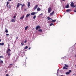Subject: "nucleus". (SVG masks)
Listing matches in <instances>:
<instances>
[{
    "mask_svg": "<svg viewBox=\"0 0 76 76\" xmlns=\"http://www.w3.org/2000/svg\"><path fill=\"white\" fill-rule=\"evenodd\" d=\"M9 51H11V50L10 48H8L6 52L8 54V56H10L11 55V54L10 53H9Z\"/></svg>",
    "mask_w": 76,
    "mask_h": 76,
    "instance_id": "obj_1",
    "label": "nucleus"
},
{
    "mask_svg": "<svg viewBox=\"0 0 76 76\" xmlns=\"http://www.w3.org/2000/svg\"><path fill=\"white\" fill-rule=\"evenodd\" d=\"M9 4V2H7L6 6L7 8H8V9L9 8L10 9L11 8V6L10 5H9V6H8Z\"/></svg>",
    "mask_w": 76,
    "mask_h": 76,
    "instance_id": "obj_2",
    "label": "nucleus"
},
{
    "mask_svg": "<svg viewBox=\"0 0 76 76\" xmlns=\"http://www.w3.org/2000/svg\"><path fill=\"white\" fill-rule=\"evenodd\" d=\"M51 10H51V7H49L48 8V12L50 13L51 12Z\"/></svg>",
    "mask_w": 76,
    "mask_h": 76,
    "instance_id": "obj_3",
    "label": "nucleus"
},
{
    "mask_svg": "<svg viewBox=\"0 0 76 76\" xmlns=\"http://www.w3.org/2000/svg\"><path fill=\"white\" fill-rule=\"evenodd\" d=\"M40 28H41V26H37L36 28V30H38V29H40Z\"/></svg>",
    "mask_w": 76,
    "mask_h": 76,
    "instance_id": "obj_4",
    "label": "nucleus"
},
{
    "mask_svg": "<svg viewBox=\"0 0 76 76\" xmlns=\"http://www.w3.org/2000/svg\"><path fill=\"white\" fill-rule=\"evenodd\" d=\"M74 5H75V4H74L73 2H72L70 4V6H71V7H73Z\"/></svg>",
    "mask_w": 76,
    "mask_h": 76,
    "instance_id": "obj_5",
    "label": "nucleus"
},
{
    "mask_svg": "<svg viewBox=\"0 0 76 76\" xmlns=\"http://www.w3.org/2000/svg\"><path fill=\"white\" fill-rule=\"evenodd\" d=\"M36 6L34 7V10H36V9H37V7H38V5H36Z\"/></svg>",
    "mask_w": 76,
    "mask_h": 76,
    "instance_id": "obj_6",
    "label": "nucleus"
},
{
    "mask_svg": "<svg viewBox=\"0 0 76 76\" xmlns=\"http://www.w3.org/2000/svg\"><path fill=\"white\" fill-rule=\"evenodd\" d=\"M35 14H36V12H31V15H35Z\"/></svg>",
    "mask_w": 76,
    "mask_h": 76,
    "instance_id": "obj_7",
    "label": "nucleus"
},
{
    "mask_svg": "<svg viewBox=\"0 0 76 76\" xmlns=\"http://www.w3.org/2000/svg\"><path fill=\"white\" fill-rule=\"evenodd\" d=\"M30 4H31V3H30V2H28L27 5L28 7H29V6H30Z\"/></svg>",
    "mask_w": 76,
    "mask_h": 76,
    "instance_id": "obj_8",
    "label": "nucleus"
},
{
    "mask_svg": "<svg viewBox=\"0 0 76 76\" xmlns=\"http://www.w3.org/2000/svg\"><path fill=\"white\" fill-rule=\"evenodd\" d=\"M54 13V11H53L50 14V16H51V15H53Z\"/></svg>",
    "mask_w": 76,
    "mask_h": 76,
    "instance_id": "obj_9",
    "label": "nucleus"
},
{
    "mask_svg": "<svg viewBox=\"0 0 76 76\" xmlns=\"http://www.w3.org/2000/svg\"><path fill=\"white\" fill-rule=\"evenodd\" d=\"M16 21V20H15V19H12L11 20V22H15Z\"/></svg>",
    "mask_w": 76,
    "mask_h": 76,
    "instance_id": "obj_10",
    "label": "nucleus"
},
{
    "mask_svg": "<svg viewBox=\"0 0 76 76\" xmlns=\"http://www.w3.org/2000/svg\"><path fill=\"white\" fill-rule=\"evenodd\" d=\"M47 19H48V20H50V19L51 20H53V19L51 18H50L49 17H47Z\"/></svg>",
    "mask_w": 76,
    "mask_h": 76,
    "instance_id": "obj_11",
    "label": "nucleus"
},
{
    "mask_svg": "<svg viewBox=\"0 0 76 76\" xmlns=\"http://www.w3.org/2000/svg\"><path fill=\"white\" fill-rule=\"evenodd\" d=\"M56 20H52L51 22H52V23H54V22H56Z\"/></svg>",
    "mask_w": 76,
    "mask_h": 76,
    "instance_id": "obj_12",
    "label": "nucleus"
},
{
    "mask_svg": "<svg viewBox=\"0 0 76 76\" xmlns=\"http://www.w3.org/2000/svg\"><path fill=\"white\" fill-rule=\"evenodd\" d=\"M70 11H72V10L70 9L66 10V11L67 12H70Z\"/></svg>",
    "mask_w": 76,
    "mask_h": 76,
    "instance_id": "obj_13",
    "label": "nucleus"
},
{
    "mask_svg": "<svg viewBox=\"0 0 76 76\" xmlns=\"http://www.w3.org/2000/svg\"><path fill=\"white\" fill-rule=\"evenodd\" d=\"M19 6H20V3H18L17 4V8H19Z\"/></svg>",
    "mask_w": 76,
    "mask_h": 76,
    "instance_id": "obj_14",
    "label": "nucleus"
},
{
    "mask_svg": "<svg viewBox=\"0 0 76 76\" xmlns=\"http://www.w3.org/2000/svg\"><path fill=\"white\" fill-rule=\"evenodd\" d=\"M11 65H13V64H10V65H9L8 66V67L9 69H10V68H11V67H12V66H11Z\"/></svg>",
    "mask_w": 76,
    "mask_h": 76,
    "instance_id": "obj_15",
    "label": "nucleus"
},
{
    "mask_svg": "<svg viewBox=\"0 0 76 76\" xmlns=\"http://www.w3.org/2000/svg\"><path fill=\"white\" fill-rule=\"evenodd\" d=\"M66 8H69V4H68L67 5L65 6Z\"/></svg>",
    "mask_w": 76,
    "mask_h": 76,
    "instance_id": "obj_16",
    "label": "nucleus"
},
{
    "mask_svg": "<svg viewBox=\"0 0 76 76\" xmlns=\"http://www.w3.org/2000/svg\"><path fill=\"white\" fill-rule=\"evenodd\" d=\"M30 14L29 13L27 14L26 16V18H28V17H29V16H30Z\"/></svg>",
    "mask_w": 76,
    "mask_h": 76,
    "instance_id": "obj_17",
    "label": "nucleus"
},
{
    "mask_svg": "<svg viewBox=\"0 0 76 76\" xmlns=\"http://www.w3.org/2000/svg\"><path fill=\"white\" fill-rule=\"evenodd\" d=\"M24 16H24V15H23L22 17H21L20 18V20L23 19V18H24Z\"/></svg>",
    "mask_w": 76,
    "mask_h": 76,
    "instance_id": "obj_18",
    "label": "nucleus"
},
{
    "mask_svg": "<svg viewBox=\"0 0 76 76\" xmlns=\"http://www.w3.org/2000/svg\"><path fill=\"white\" fill-rule=\"evenodd\" d=\"M37 11H40V10H41V8L39 7H38L37 9Z\"/></svg>",
    "mask_w": 76,
    "mask_h": 76,
    "instance_id": "obj_19",
    "label": "nucleus"
},
{
    "mask_svg": "<svg viewBox=\"0 0 76 76\" xmlns=\"http://www.w3.org/2000/svg\"><path fill=\"white\" fill-rule=\"evenodd\" d=\"M64 65L66 68H68V67H69V66H68V65L66 64H65Z\"/></svg>",
    "mask_w": 76,
    "mask_h": 76,
    "instance_id": "obj_20",
    "label": "nucleus"
},
{
    "mask_svg": "<svg viewBox=\"0 0 76 76\" xmlns=\"http://www.w3.org/2000/svg\"><path fill=\"white\" fill-rule=\"evenodd\" d=\"M28 26H26V27L25 28V30H26L27 29H28Z\"/></svg>",
    "mask_w": 76,
    "mask_h": 76,
    "instance_id": "obj_21",
    "label": "nucleus"
},
{
    "mask_svg": "<svg viewBox=\"0 0 76 76\" xmlns=\"http://www.w3.org/2000/svg\"><path fill=\"white\" fill-rule=\"evenodd\" d=\"M0 45H4V43H0Z\"/></svg>",
    "mask_w": 76,
    "mask_h": 76,
    "instance_id": "obj_22",
    "label": "nucleus"
},
{
    "mask_svg": "<svg viewBox=\"0 0 76 76\" xmlns=\"http://www.w3.org/2000/svg\"><path fill=\"white\" fill-rule=\"evenodd\" d=\"M63 69H64L65 70L66 69H67V68L65 66H64Z\"/></svg>",
    "mask_w": 76,
    "mask_h": 76,
    "instance_id": "obj_23",
    "label": "nucleus"
},
{
    "mask_svg": "<svg viewBox=\"0 0 76 76\" xmlns=\"http://www.w3.org/2000/svg\"><path fill=\"white\" fill-rule=\"evenodd\" d=\"M28 48V46H26V47H25L24 48V49H25V50L27 48Z\"/></svg>",
    "mask_w": 76,
    "mask_h": 76,
    "instance_id": "obj_24",
    "label": "nucleus"
},
{
    "mask_svg": "<svg viewBox=\"0 0 76 76\" xmlns=\"http://www.w3.org/2000/svg\"><path fill=\"white\" fill-rule=\"evenodd\" d=\"M38 31L39 32H42V30L41 29H39Z\"/></svg>",
    "mask_w": 76,
    "mask_h": 76,
    "instance_id": "obj_25",
    "label": "nucleus"
},
{
    "mask_svg": "<svg viewBox=\"0 0 76 76\" xmlns=\"http://www.w3.org/2000/svg\"><path fill=\"white\" fill-rule=\"evenodd\" d=\"M70 72H67L66 73V75H69Z\"/></svg>",
    "mask_w": 76,
    "mask_h": 76,
    "instance_id": "obj_26",
    "label": "nucleus"
},
{
    "mask_svg": "<svg viewBox=\"0 0 76 76\" xmlns=\"http://www.w3.org/2000/svg\"><path fill=\"white\" fill-rule=\"evenodd\" d=\"M52 25H53V26H54V24L53 23H51L50 24V26H52Z\"/></svg>",
    "mask_w": 76,
    "mask_h": 76,
    "instance_id": "obj_27",
    "label": "nucleus"
},
{
    "mask_svg": "<svg viewBox=\"0 0 76 76\" xmlns=\"http://www.w3.org/2000/svg\"><path fill=\"white\" fill-rule=\"evenodd\" d=\"M35 18H36V15H35L33 17V19H35Z\"/></svg>",
    "mask_w": 76,
    "mask_h": 76,
    "instance_id": "obj_28",
    "label": "nucleus"
},
{
    "mask_svg": "<svg viewBox=\"0 0 76 76\" xmlns=\"http://www.w3.org/2000/svg\"><path fill=\"white\" fill-rule=\"evenodd\" d=\"M5 32L6 33H8V30H7V29L5 31Z\"/></svg>",
    "mask_w": 76,
    "mask_h": 76,
    "instance_id": "obj_29",
    "label": "nucleus"
},
{
    "mask_svg": "<svg viewBox=\"0 0 76 76\" xmlns=\"http://www.w3.org/2000/svg\"><path fill=\"white\" fill-rule=\"evenodd\" d=\"M25 6V5L24 4H23L22 6V7H24Z\"/></svg>",
    "mask_w": 76,
    "mask_h": 76,
    "instance_id": "obj_30",
    "label": "nucleus"
},
{
    "mask_svg": "<svg viewBox=\"0 0 76 76\" xmlns=\"http://www.w3.org/2000/svg\"><path fill=\"white\" fill-rule=\"evenodd\" d=\"M21 44L22 45V46H23V45H24V43H21Z\"/></svg>",
    "mask_w": 76,
    "mask_h": 76,
    "instance_id": "obj_31",
    "label": "nucleus"
},
{
    "mask_svg": "<svg viewBox=\"0 0 76 76\" xmlns=\"http://www.w3.org/2000/svg\"><path fill=\"white\" fill-rule=\"evenodd\" d=\"M69 73H70L71 72H72V70H69Z\"/></svg>",
    "mask_w": 76,
    "mask_h": 76,
    "instance_id": "obj_32",
    "label": "nucleus"
},
{
    "mask_svg": "<svg viewBox=\"0 0 76 76\" xmlns=\"http://www.w3.org/2000/svg\"><path fill=\"white\" fill-rule=\"evenodd\" d=\"M0 63H1L3 64V61H0Z\"/></svg>",
    "mask_w": 76,
    "mask_h": 76,
    "instance_id": "obj_33",
    "label": "nucleus"
},
{
    "mask_svg": "<svg viewBox=\"0 0 76 76\" xmlns=\"http://www.w3.org/2000/svg\"><path fill=\"white\" fill-rule=\"evenodd\" d=\"M6 35L7 36H9V34H6Z\"/></svg>",
    "mask_w": 76,
    "mask_h": 76,
    "instance_id": "obj_34",
    "label": "nucleus"
},
{
    "mask_svg": "<svg viewBox=\"0 0 76 76\" xmlns=\"http://www.w3.org/2000/svg\"><path fill=\"white\" fill-rule=\"evenodd\" d=\"M18 37H16V40H18Z\"/></svg>",
    "mask_w": 76,
    "mask_h": 76,
    "instance_id": "obj_35",
    "label": "nucleus"
},
{
    "mask_svg": "<svg viewBox=\"0 0 76 76\" xmlns=\"http://www.w3.org/2000/svg\"><path fill=\"white\" fill-rule=\"evenodd\" d=\"M26 42H27V41L25 40V41H24V43H26Z\"/></svg>",
    "mask_w": 76,
    "mask_h": 76,
    "instance_id": "obj_36",
    "label": "nucleus"
},
{
    "mask_svg": "<svg viewBox=\"0 0 76 76\" xmlns=\"http://www.w3.org/2000/svg\"><path fill=\"white\" fill-rule=\"evenodd\" d=\"M76 7V5L75 6H73L72 7L74 8V7Z\"/></svg>",
    "mask_w": 76,
    "mask_h": 76,
    "instance_id": "obj_37",
    "label": "nucleus"
},
{
    "mask_svg": "<svg viewBox=\"0 0 76 76\" xmlns=\"http://www.w3.org/2000/svg\"><path fill=\"white\" fill-rule=\"evenodd\" d=\"M16 18V16H14L13 17V18Z\"/></svg>",
    "mask_w": 76,
    "mask_h": 76,
    "instance_id": "obj_38",
    "label": "nucleus"
},
{
    "mask_svg": "<svg viewBox=\"0 0 76 76\" xmlns=\"http://www.w3.org/2000/svg\"><path fill=\"white\" fill-rule=\"evenodd\" d=\"M43 15V14L42 13H41L39 15Z\"/></svg>",
    "mask_w": 76,
    "mask_h": 76,
    "instance_id": "obj_39",
    "label": "nucleus"
},
{
    "mask_svg": "<svg viewBox=\"0 0 76 76\" xmlns=\"http://www.w3.org/2000/svg\"><path fill=\"white\" fill-rule=\"evenodd\" d=\"M2 58V56H0V58Z\"/></svg>",
    "mask_w": 76,
    "mask_h": 76,
    "instance_id": "obj_40",
    "label": "nucleus"
},
{
    "mask_svg": "<svg viewBox=\"0 0 76 76\" xmlns=\"http://www.w3.org/2000/svg\"><path fill=\"white\" fill-rule=\"evenodd\" d=\"M20 5L22 6V4H20Z\"/></svg>",
    "mask_w": 76,
    "mask_h": 76,
    "instance_id": "obj_41",
    "label": "nucleus"
},
{
    "mask_svg": "<svg viewBox=\"0 0 76 76\" xmlns=\"http://www.w3.org/2000/svg\"><path fill=\"white\" fill-rule=\"evenodd\" d=\"M74 12H76V10H74Z\"/></svg>",
    "mask_w": 76,
    "mask_h": 76,
    "instance_id": "obj_42",
    "label": "nucleus"
},
{
    "mask_svg": "<svg viewBox=\"0 0 76 76\" xmlns=\"http://www.w3.org/2000/svg\"><path fill=\"white\" fill-rule=\"evenodd\" d=\"M12 0H9V1H12Z\"/></svg>",
    "mask_w": 76,
    "mask_h": 76,
    "instance_id": "obj_43",
    "label": "nucleus"
},
{
    "mask_svg": "<svg viewBox=\"0 0 76 76\" xmlns=\"http://www.w3.org/2000/svg\"><path fill=\"white\" fill-rule=\"evenodd\" d=\"M25 67H26V64H25Z\"/></svg>",
    "mask_w": 76,
    "mask_h": 76,
    "instance_id": "obj_44",
    "label": "nucleus"
},
{
    "mask_svg": "<svg viewBox=\"0 0 76 76\" xmlns=\"http://www.w3.org/2000/svg\"><path fill=\"white\" fill-rule=\"evenodd\" d=\"M30 49H31V48H28V50H30Z\"/></svg>",
    "mask_w": 76,
    "mask_h": 76,
    "instance_id": "obj_45",
    "label": "nucleus"
},
{
    "mask_svg": "<svg viewBox=\"0 0 76 76\" xmlns=\"http://www.w3.org/2000/svg\"><path fill=\"white\" fill-rule=\"evenodd\" d=\"M76 75V74H73V75Z\"/></svg>",
    "mask_w": 76,
    "mask_h": 76,
    "instance_id": "obj_46",
    "label": "nucleus"
},
{
    "mask_svg": "<svg viewBox=\"0 0 76 76\" xmlns=\"http://www.w3.org/2000/svg\"><path fill=\"white\" fill-rule=\"evenodd\" d=\"M1 39H0V42H1Z\"/></svg>",
    "mask_w": 76,
    "mask_h": 76,
    "instance_id": "obj_47",
    "label": "nucleus"
},
{
    "mask_svg": "<svg viewBox=\"0 0 76 76\" xmlns=\"http://www.w3.org/2000/svg\"><path fill=\"white\" fill-rule=\"evenodd\" d=\"M62 0V1H66V0Z\"/></svg>",
    "mask_w": 76,
    "mask_h": 76,
    "instance_id": "obj_48",
    "label": "nucleus"
},
{
    "mask_svg": "<svg viewBox=\"0 0 76 76\" xmlns=\"http://www.w3.org/2000/svg\"><path fill=\"white\" fill-rule=\"evenodd\" d=\"M9 46H10V45H8V47H9Z\"/></svg>",
    "mask_w": 76,
    "mask_h": 76,
    "instance_id": "obj_49",
    "label": "nucleus"
},
{
    "mask_svg": "<svg viewBox=\"0 0 76 76\" xmlns=\"http://www.w3.org/2000/svg\"><path fill=\"white\" fill-rule=\"evenodd\" d=\"M75 57H76V55H75Z\"/></svg>",
    "mask_w": 76,
    "mask_h": 76,
    "instance_id": "obj_50",
    "label": "nucleus"
},
{
    "mask_svg": "<svg viewBox=\"0 0 76 76\" xmlns=\"http://www.w3.org/2000/svg\"><path fill=\"white\" fill-rule=\"evenodd\" d=\"M75 66L76 67V65H75Z\"/></svg>",
    "mask_w": 76,
    "mask_h": 76,
    "instance_id": "obj_51",
    "label": "nucleus"
},
{
    "mask_svg": "<svg viewBox=\"0 0 76 76\" xmlns=\"http://www.w3.org/2000/svg\"><path fill=\"white\" fill-rule=\"evenodd\" d=\"M61 76H63V75H61Z\"/></svg>",
    "mask_w": 76,
    "mask_h": 76,
    "instance_id": "obj_52",
    "label": "nucleus"
},
{
    "mask_svg": "<svg viewBox=\"0 0 76 76\" xmlns=\"http://www.w3.org/2000/svg\"><path fill=\"white\" fill-rule=\"evenodd\" d=\"M5 72H6V71H5Z\"/></svg>",
    "mask_w": 76,
    "mask_h": 76,
    "instance_id": "obj_53",
    "label": "nucleus"
},
{
    "mask_svg": "<svg viewBox=\"0 0 76 76\" xmlns=\"http://www.w3.org/2000/svg\"><path fill=\"white\" fill-rule=\"evenodd\" d=\"M25 10H26V9H25Z\"/></svg>",
    "mask_w": 76,
    "mask_h": 76,
    "instance_id": "obj_54",
    "label": "nucleus"
},
{
    "mask_svg": "<svg viewBox=\"0 0 76 76\" xmlns=\"http://www.w3.org/2000/svg\"><path fill=\"white\" fill-rule=\"evenodd\" d=\"M0 60H1V59H0Z\"/></svg>",
    "mask_w": 76,
    "mask_h": 76,
    "instance_id": "obj_55",
    "label": "nucleus"
}]
</instances>
